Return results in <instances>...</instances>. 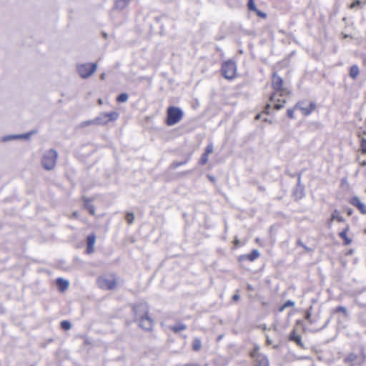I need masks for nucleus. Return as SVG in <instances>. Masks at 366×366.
<instances>
[{"label":"nucleus","mask_w":366,"mask_h":366,"mask_svg":"<svg viewBox=\"0 0 366 366\" xmlns=\"http://www.w3.org/2000/svg\"><path fill=\"white\" fill-rule=\"evenodd\" d=\"M272 88L274 90V92L270 96L269 100L272 103L274 104V107L277 110H280L284 107L286 101L285 99L282 100V104H281V100L277 98V96L279 95L280 97L289 95L290 94V91L288 88L285 87L283 85V79L277 75L276 73H273L272 74Z\"/></svg>","instance_id":"f257e3e1"},{"label":"nucleus","mask_w":366,"mask_h":366,"mask_svg":"<svg viewBox=\"0 0 366 366\" xmlns=\"http://www.w3.org/2000/svg\"><path fill=\"white\" fill-rule=\"evenodd\" d=\"M366 360V353L364 347H361L358 354L351 352L343 360L345 364L348 366H361Z\"/></svg>","instance_id":"f03ea898"},{"label":"nucleus","mask_w":366,"mask_h":366,"mask_svg":"<svg viewBox=\"0 0 366 366\" xmlns=\"http://www.w3.org/2000/svg\"><path fill=\"white\" fill-rule=\"evenodd\" d=\"M58 157L57 152L51 149L46 151L41 158V164L46 170H51L54 168Z\"/></svg>","instance_id":"7ed1b4c3"},{"label":"nucleus","mask_w":366,"mask_h":366,"mask_svg":"<svg viewBox=\"0 0 366 366\" xmlns=\"http://www.w3.org/2000/svg\"><path fill=\"white\" fill-rule=\"evenodd\" d=\"M183 111L177 107H169L167 111V124L169 126H173L179 122L183 118Z\"/></svg>","instance_id":"20e7f679"},{"label":"nucleus","mask_w":366,"mask_h":366,"mask_svg":"<svg viewBox=\"0 0 366 366\" xmlns=\"http://www.w3.org/2000/svg\"><path fill=\"white\" fill-rule=\"evenodd\" d=\"M97 63H78L76 71L82 79H87L91 76L97 70Z\"/></svg>","instance_id":"39448f33"},{"label":"nucleus","mask_w":366,"mask_h":366,"mask_svg":"<svg viewBox=\"0 0 366 366\" xmlns=\"http://www.w3.org/2000/svg\"><path fill=\"white\" fill-rule=\"evenodd\" d=\"M305 330L300 322H297L292 331L289 335V340L295 343L300 348H304V343L302 341V335Z\"/></svg>","instance_id":"423d86ee"},{"label":"nucleus","mask_w":366,"mask_h":366,"mask_svg":"<svg viewBox=\"0 0 366 366\" xmlns=\"http://www.w3.org/2000/svg\"><path fill=\"white\" fill-rule=\"evenodd\" d=\"M134 320H152L148 317V305L144 302H140L133 306Z\"/></svg>","instance_id":"0eeeda50"},{"label":"nucleus","mask_w":366,"mask_h":366,"mask_svg":"<svg viewBox=\"0 0 366 366\" xmlns=\"http://www.w3.org/2000/svg\"><path fill=\"white\" fill-rule=\"evenodd\" d=\"M223 76L227 79H232L235 77L237 72V66L234 61L228 60L224 61L221 69Z\"/></svg>","instance_id":"6e6552de"},{"label":"nucleus","mask_w":366,"mask_h":366,"mask_svg":"<svg viewBox=\"0 0 366 366\" xmlns=\"http://www.w3.org/2000/svg\"><path fill=\"white\" fill-rule=\"evenodd\" d=\"M250 357L253 359L254 366H268L269 361L267 357L259 352V347L254 346L250 352Z\"/></svg>","instance_id":"1a4fd4ad"},{"label":"nucleus","mask_w":366,"mask_h":366,"mask_svg":"<svg viewBox=\"0 0 366 366\" xmlns=\"http://www.w3.org/2000/svg\"><path fill=\"white\" fill-rule=\"evenodd\" d=\"M99 287L104 290H114L117 285V280L114 275L100 277L97 280Z\"/></svg>","instance_id":"9d476101"},{"label":"nucleus","mask_w":366,"mask_h":366,"mask_svg":"<svg viewBox=\"0 0 366 366\" xmlns=\"http://www.w3.org/2000/svg\"><path fill=\"white\" fill-rule=\"evenodd\" d=\"M119 114L117 112L101 113L95 118L97 125H104L109 122L117 120Z\"/></svg>","instance_id":"9b49d317"},{"label":"nucleus","mask_w":366,"mask_h":366,"mask_svg":"<svg viewBox=\"0 0 366 366\" xmlns=\"http://www.w3.org/2000/svg\"><path fill=\"white\" fill-rule=\"evenodd\" d=\"M350 203L357 207L362 214H366V205L357 197L350 199Z\"/></svg>","instance_id":"f8f14e48"},{"label":"nucleus","mask_w":366,"mask_h":366,"mask_svg":"<svg viewBox=\"0 0 366 366\" xmlns=\"http://www.w3.org/2000/svg\"><path fill=\"white\" fill-rule=\"evenodd\" d=\"M56 285L60 292H64L69 288L70 282L68 280L58 277L56 280Z\"/></svg>","instance_id":"ddd939ff"},{"label":"nucleus","mask_w":366,"mask_h":366,"mask_svg":"<svg viewBox=\"0 0 366 366\" xmlns=\"http://www.w3.org/2000/svg\"><path fill=\"white\" fill-rule=\"evenodd\" d=\"M96 241V236L94 234H89L86 238V252L92 254L94 250V244Z\"/></svg>","instance_id":"4468645a"},{"label":"nucleus","mask_w":366,"mask_h":366,"mask_svg":"<svg viewBox=\"0 0 366 366\" xmlns=\"http://www.w3.org/2000/svg\"><path fill=\"white\" fill-rule=\"evenodd\" d=\"M315 107L316 105L314 102H310L307 107H302L300 103L295 106V107L299 108L302 111V114L305 116L310 114L315 109Z\"/></svg>","instance_id":"2eb2a0df"},{"label":"nucleus","mask_w":366,"mask_h":366,"mask_svg":"<svg viewBox=\"0 0 366 366\" xmlns=\"http://www.w3.org/2000/svg\"><path fill=\"white\" fill-rule=\"evenodd\" d=\"M362 135H366V130L360 129L358 132V137L361 138L360 148L359 152H361L362 154H366V138L362 137Z\"/></svg>","instance_id":"dca6fc26"},{"label":"nucleus","mask_w":366,"mask_h":366,"mask_svg":"<svg viewBox=\"0 0 366 366\" xmlns=\"http://www.w3.org/2000/svg\"><path fill=\"white\" fill-rule=\"evenodd\" d=\"M348 230L349 227L347 226V227L340 233V237L345 240V244L346 245H348L352 242V239L347 236V232Z\"/></svg>","instance_id":"f3484780"},{"label":"nucleus","mask_w":366,"mask_h":366,"mask_svg":"<svg viewBox=\"0 0 366 366\" xmlns=\"http://www.w3.org/2000/svg\"><path fill=\"white\" fill-rule=\"evenodd\" d=\"M131 0H117L115 8L119 10L124 9L129 4Z\"/></svg>","instance_id":"a211bd4d"},{"label":"nucleus","mask_w":366,"mask_h":366,"mask_svg":"<svg viewBox=\"0 0 366 366\" xmlns=\"http://www.w3.org/2000/svg\"><path fill=\"white\" fill-rule=\"evenodd\" d=\"M84 199V207L89 210V213L92 214V215H94L95 214V209H94V207L91 204L89 200L88 199H86V197H83Z\"/></svg>","instance_id":"6ab92c4d"},{"label":"nucleus","mask_w":366,"mask_h":366,"mask_svg":"<svg viewBox=\"0 0 366 366\" xmlns=\"http://www.w3.org/2000/svg\"><path fill=\"white\" fill-rule=\"evenodd\" d=\"M360 74V69L357 65H352L350 69V76L355 79Z\"/></svg>","instance_id":"aec40b11"},{"label":"nucleus","mask_w":366,"mask_h":366,"mask_svg":"<svg viewBox=\"0 0 366 366\" xmlns=\"http://www.w3.org/2000/svg\"><path fill=\"white\" fill-rule=\"evenodd\" d=\"M192 348L194 351L198 352L202 348V341L199 338H194L192 343Z\"/></svg>","instance_id":"412c9836"},{"label":"nucleus","mask_w":366,"mask_h":366,"mask_svg":"<svg viewBox=\"0 0 366 366\" xmlns=\"http://www.w3.org/2000/svg\"><path fill=\"white\" fill-rule=\"evenodd\" d=\"M260 254L257 249H253L250 254L247 255L249 261H254L259 257Z\"/></svg>","instance_id":"4be33fe9"},{"label":"nucleus","mask_w":366,"mask_h":366,"mask_svg":"<svg viewBox=\"0 0 366 366\" xmlns=\"http://www.w3.org/2000/svg\"><path fill=\"white\" fill-rule=\"evenodd\" d=\"M357 159L360 165H366V154H362L361 152H359V154L357 155Z\"/></svg>","instance_id":"5701e85b"},{"label":"nucleus","mask_w":366,"mask_h":366,"mask_svg":"<svg viewBox=\"0 0 366 366\" xmlns=\"http://www.w3.org/2000/svg\"><path fill=\"white\" fill-rule=\"evenodd\" d=\"M19 139H20V136H18V134H11V135H7V136L3 137L1 139V141L6 142L11 141V140Z\"/></svg>","instance_id":"b1692460"},{"label":"nucleus","mask_w":366,"mask_h":366,"mask_svg":"<svg viewBox=\"0 0 366 366\" xmlns=\"http://www.w3.org/2000/svg\"><path fill=\"white\" fill-rule=\"evenodd\" d=\"M331 220H337L338 222H343V217L340 214L337 210H335L332 214Z\"/></svg>","instance_id":"393cba45"},{"label":"nucleus","mask_w":366,"mask_h":366,"mask_svg":"<svg viewBox=\"0 0 366 366\" xmlns=\"http://www.w3.org/2000/svg\"><path fill=\"white\" fill-rule=\"evenodd\" d=\"M304 187H297L295 189V191L294 192L295 196L296 198L300 199L304 195Z\"/></svg>","instance_id":"a878e982"},{"label":"nucleus","mask_w":366,"mask_h":366,"mask_svg":"<svg viewBox=\"0 0 366 366\" xmlns=\"http://www.w3.org/2000/svg\"><path fill=\"white\" fill-rule=\"evenodd\" d=\"M295 305V302L292 300H287L283 305H282L280 308V312H282L284 310L288 307H293Z\"/></svg>","instance_id":"bb28decb"},{"label":"nucleus","mask_w":366,"mask_h":366,"mask_svg":"<svg viewBox=\"0 0 366 366\" xmlns=\"http://www.w3.org/2000/svg\"><path fill=\"white\" fill-rule=\"evenodd\" d=\"M128 98L129 96L127 93H122L117 97V101L118 102H125L128 100Z\"/></svg>","instance_id":"cd10ccee"},{"label":"nucleus","mask_w":366,"mask_h":366,"mask_svg":"<svg viewBox=\"0 0 366 366\" xmlns=\"http://www.w3.org/2000/svg\"><path fill=\"white\" fill-rule=\"evenodd\" d=\"M336 313L337 312H342L343 314V316L341 317L340 318H347V310L345 307H338L335 309V311Z\"/></svg>","instance_id":"c85d7f7f"},{"label":"nucleus","mask_w":366,"mask_h":366,"mask_svg":"<svg viewBox=\"0 0 366 366\" xmlns=\"http://www.w3.org/2000/svg\"><path fill=\"white\" fill-rule=\"evenodd\" d=\"M126 220L128 224H132L134 220V214L132 212H128L126 214Z\"/></svg>","instance_id":"c756f323"},{"label":"nucleus","mask_w":366,"mask_h":366,"mask_svg":"<svg viewBox=\"0 0 366 366\" xmlns=\"http://www.w3.org/2000/svg\"><path fill=\"white\" fill-rule=\"evenodd\" d=\"M92 124H96L97 125L95 119H92V120H87V121L82 122L81 123L80 126H81V127H87V126H89V125H92Z\"/></svg>","instance_id":"7c9ffc66"},{"label":"nucleus","mask_w":366,"mask_h":366,"mask_svg":"<svg viewBox=\"0 0 366 366\" xmlns=\"http://www.w3.org/2000/svg\"><path fill=\"white\" fill-rule=\"evenodd\" d=\"M248 9L250 11H256L257 10L254 0H248V4H247Z\"/></svg>","instance_id":"2f4dec72"},{"label":"nucleus","mask_w":366,"mask_h":366,"mask_svg":"<svg viewBox=\"0 0 366 366\" xmlns=\"http://www.w3.org/2000/svg\"><path fill=\"white\" fill-rule=\"evenodd\" d=\"M61 327L64 330H68L71 327L70 322H61Z\"/></svg>","instance_id":"473e14b6"},{"label":"nucleus","mask_w":366,"mask_h":366,"mask_svg":"<svg viewBox=\"0 0 366 366\" xmlns=\"http://www.w3.org/2000/svg\"><path fill=\"white\" fill-rule=\"evenodd\" d=\"M208 161V155L207 154H203L201 157L200 163L201 164H205Z\"/></svg>","instance_id":"72a5a7b5"},{"label":"nucleus","mask_w":366,"mask_h":366,"mask_svg":"<svg viewBox=\"0 0 366 366\" xmlns=\"http://www.w3.org/2000/svg\"><path fill=\"white\" fill-rule=\"evenodd\" d=\"M185 163H186V161H184V162H173V163L172 164V166H171V167H172L173 169H177V167H180V166H182V165L184 164Z\"/></svg>","instance_id":"f704fd0d"},{"label":"nucleus","mask_w":366,"mask_h":366,"mask_svg":"<svg viewBox=\"0 0 366 366\" xmlns=\"http://www.w3.org/2000/svg\"><path fill=\"white\" fill-rule=\"evenodd\" d=\"M212 152H213V145L212 144L207 145L205 149L204 154H207V155H209V154L212 153Z\"/></svg>","instance_id":"c9c22d12"},{"label":"nucleus","mask_w":366,"mask_h":366,"mask_svg":"<svg viewBox=\"0 0 366 366\" xmlns=\"http://www.w3.org/2000/svg\"><path fill=\"white\" fill-rule=\"evenodd\" d=\"M185 329V326L184 325H180L179 327H173L172 328V330L175 332H179L181 330H184Z\"/></svg>","instance_id":"e433bc0d"},{"label":"nucleus","mask_w":366,"mask_h":366,"mask_svg":"<svg viewBox=\"0 0 366 366\" xmlns=\"http://www.w3.org/2000/svg\"><path fill=\"white\" fill-rule=\"evenodd\" d=\"M32 132H29V133H26V134H18V136H20V139H29L31 135Z\"/></svg>","instance_id":"4c0bfd02"},{"label":"nucleus","mask_w":366,"mask_h":366,"mask_svg":"<svg viewBox=\"0 0 366 366\" xmlns=\"http://www.w3.org/2000/svg\"><path fill=\"white\" fill-rule=\"evenodd\" d=\"M287 114L288 117H290V119H293L294 118V109H287Z\"/></svg>","instance_id":"58836bf2"},{"label":"nucleus","mask_w":366,"mask_h":366,"mask_svg":"<svg viewBox=\"0 0 366 366\" xmlns=\"http://www.w3.org/2000/svg\"><path fill=\"white\" fill-rule=\"evenodd\" d=\"M361 4V1L360 0H357L355 1H354L351 5H350V8L353 9V8H355L356 6H360Z\"/></svg>","instance_id":"ea45409f"},{"label":"nucleus","mask_w":366,"mask_h":366,"mask_svg":"<svg viewBox=\"0 0 366 366\" xmlns=\"http://www.w3.org/2000/svg\"><path fill=\"white\" fill-rule=\"evenodd\" d=\"M256 14H257L258 16H260L262 18H265L267 16L266 14L259 11V10H257L256 11Z\"/></svg>","instance_id":"a19ab883"},{"label":"nucleus","mask_w":366,"mask_h":366,"mask_svg":"<svg viewBox=\"0 0 366 366\" xmlns=\"http://www.w3.org/2000/svg\"><path fill=\"white\" fill-rule=\"evenodd\" d=\"M300 182H301V174H298V178H297V187H304L303 186L301 185Z\"/></svg>","instance_id":"79ce46f5"},{"label":"nucleus","mask_w":366,"mask_h":366,"mask_svg":"<svg viewBox=\"0 0 366 366\" xmlns=\"http://www.w3.org/2000/svg\"><path fill=\"white\" fill-rule=\"evenodd\" d=\"M361 58H362L363 65L365 66H366V54H362Z\"/></svg>","instance_id":"37998d69"},{"label":"nucleus","mask_w":366,"mask_h":366,"mask_svg":"<svg viewBox=\"0 0 366 366\" xmlns=\"http://www.w3.org/2000/svg\"><path fill=\"white\" fill-rule=\"evenodd\" d=\"M184 366H202L198 363L194 362V363H186L184 365Z\"/></svg>","instance_id":"c03bdc74"},{"label":"nucleus","mask_w":366,"mask_h":366,"mask_svg":"<svg viewBox=\"0 0 366 366\" xmlns=\"http://www.w3.org/2000/svg\"><path fill=\"white\" fill-rule=\"evenodd\" d=\"M270 107H271V106H270L269 104H267V106L265 107V109H264V112L266 114H269V113Z\"/></svg>","instance_id":"a18cd8bd"},{"label":"nucleus","mask_w":366,"mask_h":366,"mask_svg":"<svg viewBox=\"0 0 366 366\" xmlns=\"http://www.w3.org/2000/svg\"><path fill=\"white\" fill-rule=\"evenodd\" d=\"M239 299V295L238 294H235L232 296L233 301H237Z\"/></svg>","instance_id":"49530a36"},{"label":"nucleus","mask_w":366,"mask_h":366,"mask_svg":"<svg viewBox=\"0 0 366 366\" xmlns=\"http://www.w3.org/2000/svg\"><path fill=\"white\" fill-rule=\"evenodd\" d=\"M247 289L249 291H252L254 290L253 287L249 284L247 285Z\"/></svg>","instance_id":"de8ad7c7"},{"label":"nucleus","mask_w":366,"mask_h":366,"mask_svg":"<svg viewBox=\"0 0 366 366\" xmlns=\"http://www.w3.org/2000/svg\"><path fill=\"white\" fill-rule=\"evenodd\" d=\"M347 213L348 215H351L352 214V210L351 209H348L347 210Z\"/></svg>","instance_id":"09e8293b"},{"label":"nucleus","mask_w":366,"mask_h":366,"mask_svg":"<svg viewBox=\"0 0 366 366\" xmlns=\"http://www.w3.org/2000/svg\"><path fill=\"white\" fill-rule=\"evenodd\" d=\"M222 338V335H219L218 337H217V341H219Z\"/></svg>","instance_id":"8fccbe9b"},{"label":"nucleus","mask_w":366,"mask_h":366,"mask_svg":"<svg viewBox=\"0 0 366 366\" xmlns=\"http://www.w3.org/2000/svg\"><path fill=\"white\" fill-rule=\"evenodd\" d=\"M77 215H78V214H77V212H74L73 213V216H74V217H77Z\"/></svg>","instance_id":"3c124183"},{"label":"nucleus","mask_w":366,"mask_h":366,"mask_svg":"<svg viewBox=\"0 0 366 366\" xmlns=\"http://www.w3.org/2000/svg\"><path fill=\"white\" fill-rule=\"evenodd\" d=\"M104 76H105V74H102V75H101V79H104Z\"/></svg>","instance_id":"603ef678"},{"label":"nucleus","mask_w":366,"mask_h":366,"mask_svg":"<svg viewBox=\"0 0 366 366\" xmlns=\"http://www.w3.org/2000/svg\"><path fill=\"white\" fill-rule=\"evenodd\" d=\"M99 103L100 104H102V99H99Z\"/></svg>","instance_id":"864d4df0"},{"label":"nucleus","mask_w":366,"mask_h":366,"mask_svg":"<svg viewBox=\"0 0 366 366\" xmlns=\"http://www.w3.org/2000/svg\"><path fill=\"white\" fill-rule=\"evenodd\" d=\"M259 116H260L259 114L257 115L256 119H259Z\"/></svg>","instance_id":"5fc2aeb1"},{"label":"nucleus","mask_w":366,"mask_h":366,"mask_svg":"<svg viewBox=\"0 0 366 366\" xmlns=\"http://www.w3.org/2000/svg\"><path fill=\"white\" fill-rule=\"evenodd\" d=\"M309 317H310V314H309V313H307V318H309Z\"/></svg>","instance_id":"6e6d98bb"}]
</instances>
